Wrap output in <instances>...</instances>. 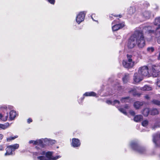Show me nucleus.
<instances>
[{
	"mask_svg": "<svg viewBox=\"0 0 160 160\" xmlns=\"http://www.w3.org/2000/svg\"><path fill=\"white\" fill-rule=\"evenodd\" d=\"M148 122L147 120L143 121L142 123V125L144 127H146L148 124Z\"/></svg>",
	"mask_w": 160,
	"mask_h": 160,
	"instance_id": "36",
	"label": "nucleus"
},
{
	"mask_svg": "<svg viewBox=\"0 0 160 160\" xmlns=\"http://www.w3.org/2000/svg\"><path fill=\"white\" fill-rule=\"evenodd\" d=\"M8 108H9V106L8 107L6 105H2L0 107V109L4 113H6L8 112L7 111Z\"/></svg>",
	"mask_w": 160,
	"mask_h": 160,
	"instance_id": "25",
	"label": "nucleus"
},
{
	"mask_svg": "<svg viewBox=\"0 0 160 160\" xmlns=\"http://www.w3.org/2000/svg\"><path fill=\"white\" fill-rule=\"evenodd\" d=\"M10 145L7 147L6 148V152L5 154V156L12 155L13 154V152H14Z\"/></svg>",
	"mask_w": 160,
	"mask_h": 160,
	"instance_id": "15",
	"label": "nucleus"
},
{
	"mask_svg": "<svg viewBox=\"0 0 160 160\" xmlns=\"http://www.w3.org/2000/svg\"><path fill=\"white\" fill-rule=\"evenodd\" d=\"M86 13L85 12H81L77 14L76 17V21L78 24H80L84 21Z\"/></svg>",
	"mask_w": 160,
	"mask_h": 160,
	"instance_id": "7",
	"label": "nucleus"
},
{
	"mask_svg": "<svg viewBox=\"0 0 160 160\" xmlns=\"http://www.w3.org/2000/svg\"><path fill=\"white\" fill-rule=\"evenodd\" d=\"M152 70L154 72H158L160 71V67L159 66L153 65L152 67Z\"/></svg>",
	"mask_w": 160,
	"mask_h": 160,
	"instance_id": "26",
	"label": "nucleus"
},
{
	"mask_svg": "<svg viewBox=\"0 0 160 160\" xmlns=\"http://www.w3.org/2000/svg\"><path fill=\"white\" fill-rule=\"evenodd\" d=\"M159 127V126H155V127L156 128H157V127Z\"/></svg>",
	"mask_w": 160,
	"mask_h": 160,
	"instance_id": "52",
	"label": "nucleus"
},
{
	"mask_svg": "<svg viewBox=\"0 0 160 160\" xmlns=\"http://www.w3.org/2000/svg\"><path fill=\"white\" fill-rule=\"evenodd\" d=\"M150 113L152 115H155L158 113V111L156 109H153L151 110Z\"/></svg>",
	"mask_w": 160,
	"mask_h": 160,
	"instance_id": "30",
	"label": "nucleus"
},
{
	"mask_svg": "<svg viewBox=\"0 0 160 160\" xmlns=\"http://www.w3.org/2000/svg\"><path fill=\"white\" fill-rule=\"evenodd\" d=\"M8 112L6 113H4L3 114L0 113V121H6L8 118Z\"/></svg>",
	"mask_w": 160,
	"mask_h": 160,
	"instance_id": "17",
	"label": "nucleus"
},
{
	"mask_svg": "<svg viewBox=\"0 0 160 160\" xmlns=\"http://www.w3.org/2000/svg\"><path fill=\"white\" fill-rule=\"evenodd\" d=\"M18 137V136L17 135L15 136L14 137H10L8 138H7V140L8 142H9L12 140Z\"/></svg>",
	"mask_w": 160,
	"mask_h": 160,
	"instance_id": "33",
	"label": "nucleus"
},
{
	"mask_svg": "<svg viewBox=\"0 0 160 160\" xmlns=\"http://www.w3.org/2000/svg\"><path fill=\"white\" fill-rule=\"evenodd\" d=\"M29 144L32 143L33 145H37L42 147H43V144L42 139H38L36 141L32 140H30L29 142Z\"/></svg>",
	"mask_w": 160,
	"mask_h": 160,
	"instance_id": "12",
	"label": "nucleus"
},
{
	"mask_svg": "<svg viewBox=\"0 0 160 160\" xmlns=\"http://www.w3.org/2000/svg\"><path fill=\"white\" fill-rule=\"evenodd\" d=\"M53 152H47L40 150L37 152H32L33 156L35 160H57L60 158L61 156L57 155L52 156Z\"/></svg>",
	"mask_w": 160,
	"mask_h": 160,
	"instance_id": "1",
	"label": "nucleus"
},
{
	"mask_svg": "<svg viewBox=\"0 0 160 160\" xmlns=\"http://www.w3.org/2000/svg\"><path fill=\"white\" fill-rule=\"evenodd\" d=\"M152 102L154 103L156 105L160 106V101L156 100H153L152 101Z\"/></svg>",
	"mask_w": 160,
	"mask_h": 160,
	"instance_id": "35",
	"label": "nucleus"
},
{
	"mask_svg": "<svg viewBox=\"0 0 160 160\" xmlns=\"http://www.w3.org/2000/svg\"><path fill=\"white\" fill-rule=\"evenodd\" d=\"M158 58V59L160 60V53L159 54Z\"/></svg>",
	"mask_w": 160,
	"mask_h": 160,
	"instance_id": "50",
	"label": "nucleus"
},
{
	"mask_svg": "<svg viewBox=\"0 0 160 160\" xmlns=\"http://www.w3.org/2000/svg\"><path fill=\"white\" fill-rule=\"evenodd\" d=\"M134 107L136 109H138L140 107V102H136L134 104Z\"/></svg>",
	"mask_w": 160,
	"mask_h": 160,
	"instance_id": "31",
	"label": "nucleus"
},
{
	"mask_svg": "<svg viewBox=\"0 0 160 160\" xmlns=\"http://www.w3.org/2000/svg\"><path fill=\"white\" fill-rule=\"evenodd\" d=\"M71 145L74 148L79 147L81 143L79 139L76 138H73L72 140Z\"/></svg>",
	"mask_w": 160,
	"mask_h": 160,
	"instance_id": "10",
	"label": "nucleus"
},
{
	"mask_svg": "<svg viewBox=\"0 0 160 160\" xmlns=\"http://www.w3.org/2000/svg\"><path fill=\"white\" fill-rule=\"evenodd\" d=\"M129 74L128 73L125 74L124 77L122 78V80L123 83H127L129 81Z\"/></svg>",
	"mask_w": 160,
	"mask_h": 160,
	"instance_id": "19",
	"label": "nucleus"
},
{
	"mask_svg": "<svg viewBox=\"0 0 160 160\" xmlns=\"http://www.w3.org/2000/svg\"><path fill=\"white\" fill-rule=\"evenodd\" d=\"M96 93L93 92H87L83 94V96H96Z\"/></svg>",
	"mask_w": 160,
	"mask_h": 160,
	"instance_id": "18",
	"label": "nucleus"
},
{
	"mask_svg": "<svg viewBox=\"0 0 160 160\" xmlns=\"http://www.w3.org/2000/svg\"><path fill=\"white\" fill-rule=\"evenodd\" d=\"M112 24H114L112 26V29L113 31L118 30L123 27L125 26L124 22H123L122 23H119L118 21L116 20H114L112 22Z\"/></svg>",
	"mask_w": 160,
	"mask_h": 160,
	"instance_id": "6",
	"label": "nucleus"
},
{
	"mask_svg": "<svg viewBox=\"0 0 160 160\" xmlns=\"http://www.w3.org/2000/svg\"><path fill=\"white\" fill-rule=\"evenodd\" d=\"M153 142L156 146L160 145V133L159 135H156L153 136Z\"/></svg>",
	"mask_w": 160,
	"mask_h": 160,
	"instance_id": "14",
	"label": "nucleus"
},
{
	"mask_svg": "<svg viewBox=\"0 0 160 160\" xmlns=\"http://www.w3.org/2000/svg\"><path fill=\"white\" fill-rule=\"evenodd\" d=\"M151 89V88L148 85H145L144 87L142 89V90H149Z\"/></svg>",
	"mask_w": 160,
	"mask_h": 160,
	"instance_id": "34",
	"label": "nucleus"
},
{
	"mask_svg": "<svg viewBox=\"0 0 160 160\" xmlns=\"http://www.w3.org/2000/svg\"><path fill=\"white\" fill-rule=\"evenodd\" d=\"M129 113L132 116L134 115L135 114L134 112L132 110H130L129 112Z\"/></svg>",
	"mask_w": 160,
	"mask_h": 160,
	"instance_id": "40",
	"label": "nucleus"
},
{
	"mask_svg": "<svg viewBox=\"0 0 160 160\" xmlns=\"http://www.w3.org/2000/svg\"><path fill=\"white\" fill-rule=\"evenodd\" d=\"M114 16L115 17H118V15H114L112 14L110 16H109V18H110V19L112 20V19H113V18H112V16Z\"/></svg>",
	"mask_w": 160,
	"mask_h": 160,
	"instance_id": "41",
	"label": "nucleus"
},
{
	"mask_svg": "<svg viewBox=\"0 0 160 160\" xmlns=\"http://www.w3.org/2000/svg\"><path fill=\"white\" fill-rule=\"evenodd\" d=\"M145 97L146 98L148 99L149 98V97L147 95L145 96Z\"/></svg>",
	"mask_w": 160,
	"mask_h": 160,
	"instance_id": "48",
	"label": "nucleus"
},
{
	"mask_svg": "<svg viewBox=\"0 0 160 160\" xmlns=\"http://www.w3.org/2000/svg\"><path fill=\"white\" fill-rule=\"evenodd\" d=\"M9 126V123L8 122L4 124H0V129H5L7 128Z\"/></svg>",
	"mask_w": 160,
	"mask_h": 160,
	"instance_id": "24",
	"label": "nucleus"
},
{
	"mask_svg": "<svg viewBox=\"0 0 160 160\" xmlns=\"http://www.w3.org/2000/svg\"><path fill=\"white\" fill-rule=\"evenodd\" d=\"M148 28V27H145L143 29V32L144 30H147V29Z\"/></svg>",
	"mask_w": 160,
	"mask_h": 160,
	"instance_id": "47",
	"label": "nucleus"
},
{
	"mask_svg": "<svg viewBox=\"0 0 160 160\" xmlns=\"http://www.w3.org/2000/svg\"><path fill=\"white\" fill-rule=\"evenodd\" d=\"M148 73V67L144 66L141 68V75L145 76H147Z\"/></svg>",
	"mask_w": 160,
	"mask_h": 160,
	"instance_id": "13",
	"label": "nucleus"
},
{
	"mask_svg": "<svg viewBox=\"0 0 160 160\" xmlns=\"http://www.w3.org/2000/svg\"><path fill=\"white\" fill-rule=\"evenodd\" d=\"M135 12V9L133 7H131L128 9V13L129 14H132Z\"/></svg>",
	"mask_w": 160,
	"mask_h": 160,
	"instance_id": "27",
	"label": "nucleus"
},
{
	"mask_svg": "<svg viewBox=\"0 0 160 160\" xmlns=\"http://www.w3.org/2000/svg\"><path fill=\"white\" fill-rule=\"evenodd\" d=\"M115 88H118V89L119 90L121 89V88H122V87L121 86H120L119 85H118L116 86H115Z\"/></svg>",
	"mask_w": 160,
	"mask_h": 160,
	"instance_id": "44",
	"label": "nucleus"
},
{
	"mask_svg": "<svg viewBox=\"0 0 160 160\" xmlns=\"http://www.w3.org/2000/svg\"><path fill=\"white\" fill-rule=\"evenodd\" d=\"M140 29L139 28H136L128 41L127 46L129 48H133L136 44L139 47L140 43Z\"/></svg>",
	"mask_w": 160,
	"mask_h": 160,
	"instance_id": "2",
	"label": "nucleus"
},
{
	"mask_svg": "<svg viewBox=\"0 0 160 160\" xmlns=\"http://www.w3.org/2000/svg\"><path fill=\"white\" fill-rule=\"evenodd\" d=\"M84 96H83V97L81 98V100L82 101L84 99Z\"/></svg>",
	"mask_w": 160,
	"mask_h": 160,
	"instance_id": "49",
	"label": "nucleus"
},
{
	"mask_svg": "<svg viewBox=\"0 0 160 160\" xmlns=\"http://www.w3.org/2000/svg\"><path fill=\"white\" fill-rule=\"evenodd\" d=\"M142 150H144V149H143L142 148H141V151H140L141 153V152H142Z\"/></svg>",
	"mask_w": 160,
	"mask_h": 160,
	"instance_id": "51",
	"label": "nucleus"
},
{
	"mask_svg": "<svg viewBox=\"0 0 160 160\" xmlns=\"http://www.w3.org/2000/svg\"><path fill=\"white\" fill-rule=\"evenodd\" d=\"M154 24L156 25H158V27L156 28V30L158 28L160 29V17L156 18L154 22Z\"/></svg>",
	"mask_w": 160,
	"mask_h": 160,
	"instance_id": "22",
	"label": "nucleus"
},
{
	"mask_svg": "<svg viewBox=\"0 0 160 160\" xmlns=\"http://www.w3.org/2000/svg\"><path fill=\"white\" fill-rule=\"evenodd\" d=\"M124 108L125 109H128L129 108V106L128 104H126L124 107Z\"/></svg>",
	"mask_w": 160,
	"mask_h": 160,
	"instance_id": "43",
	"label": "nucleus"
},
{
	"mask_svg": "<svg viewBox=\"0 0 160 160\" xmlns=\"http://www.w3.org/2000/svg\"><path fill=\"white\" fill-rule=\"evenodd\" d=\"M141 48L144 47L145 45V41L143 35L141 32Z\"/></svg>",
	"mask_w": 160,
	"mask_h": 160,
	"instance_id": "21",
	"label": "nucleus"
},
{
	"mask_svg": "<svg viewBox=\"0 0 160 160\" xmlns=\"http://www.w3.org/2000/svg\"><path fill=\"white\" fill-rule=\"evenodd\" d=\"M133 83L137 84L140 82V73L138 72L134 73L133 77Z\"/></svg>",
	"mask_w": 160,
	"mask_h": 160,
	"instance_id": "11",
	"label": "nucleus"
},
{
	"mask_svg": "<svg viewBox=\"0 0 160 160\" xmlns=\"http://www.w3.org/2000/svg\"><path fill=\"white\" fill-rule=\"evenodd\" d=\"M154 49L152 47H149L147 48V50L149 52H153L154 51Z\"/></svg>",
	"mask_w": 160,
	"mask_h": 160,
	"instance_id": "37",
	"label": "nucleus"
},
{
	"mask_svg": "<svg viewBox=\"0 0 160 160\" xmlns=\"http://www.w3.org/2000/svg\"><path fill=\"white\" fill-rule=\"evenodd\" d=\"M150 112L149 109L148 108H146L144 109L142 112V114L145 116H147Z\"/></svg>",
	"mask_w": 160,
	"mask_h": 160,
	"instance_id": "28",
	"label": "nucleus"
},
{
	"mask_svg": "<svg viewBox=\"0 0 160 160\" xmlns=\"http://www.w3.org/2000/svg\"><path fill=\"white\" fill-rule=\"evenodd\" d=\"M134 120L136 122H139L140 121V115H138L136 116L134 118Z\"/></svg>",
	"mask_w": 160,
	"mask_h": 160,
	"instance_id": "32",
	"label": "nucleus"
},
{
	"mask_svg": "<svg viewBox=\"0 0 160 160\" xmlns=\"http://www.w3.org/2000/svg\"><path fill=\"white\" fill-rule=\"evenodd\" d=\"M3 149V148L2 146H0V151L2 150Z\"/></svg>",
	"mask_w": 160,
	"mask_h": 160,
	"instance_id": "46",
	"label": "nucleus"
},
{
	"mask_svg": "<svg viewBox=\"0 0 160 160\" xmlns=\"http://www.w3.org/2000/svg\"><path fill=\"white\" fill-rule=\"evenodd\" d=\"M150 12L148 11H146L142 13V15L145 19H149L150 16Z\"/></svg>",
	"mask_w": 160,
	"mask_h": 160,
	"instance_id": "20",
	"label": "nucleus"
},
{
	"mask_svg": "<svg viewBox=\"0 0 160 160\" xmlns=\"http://www.w3.org/2000/svg\"><path fill=\"white\" fill-rule=\"evenodd\" d=\"M13 151L16 149H17L19 147V145L18 144H15L13 145H10Z\"/></svg>",
	"mask_w": 160,
	"mask_h": 160,
	"instance_id": "29",
	"label": "nucleus"
},
{
	"mask_svg": "<svg viewBox=\"0 0 160 160\" xmlns=\"http://www.w3.org/2000/svg\"><path fill=\"white\" fill-rule=\"evenodd\" d=\"M32 122V120L31 118H29L28 120H27V122H28V123H30L31 122Z\"/></svg>",
	"mask_w": 160,
	"mask_h": 160,
	"instance_id": "42",
	"label": "nucleus"
},
{
	"mask_svg": "<svg viewBox=\"0 0 160 160\" xmlns=\"http://www.w3.org/2000/svg\"><path fill=\"white\" fill-rule=\"evenodd\" d=\"M127 58L128 61L123 60L122 62V64L123 66L126 68H130L134 65V63L132 61L131 58L132 56L131 55L127 54Z\"/></svg>",
	"mask_w": 160,
	"mask_h": 160,
	"instance_id": "4",
	"label": "nucleus"
},
{
	"mask_svg": "<svg viewBox=\"0 0 160 160\" xmlns=\"http://www.w3.org/2000/svg\"><path fill=\"white\" fill-rule=\"evenodd\" d=\"M148 32L150 33H155L156 37L158 38V42L160 44V29L158 28L156 30L155 32L153 30H149Z\"/></svg>",
	"mask_w": 160,
	"mask_h": 160,
	"instance_id": "9",
	"label": "nucleus"
},
{
	"mask_svg": "<svg viewBox=\"0 0 160 160\" xmlns=\"http://www.w3.org/2000/svg\"><path fill=\"white\" fill-rule=\"evenodd\" d=\"M157 83V85L160 87V77L158 78Z\"/></svg>",
	"mask_w": 160,
	"mask_h": 160,
	"instance_id": "38",
	"label": "nucleus"
},
{
	"mask_svg": "<svg viewBox=\"0 0 160 160\" xmlns=\"http://www.w3.org/2000/svg\"><path fill=\"white\" fill-rule=\"evenodd\" d=\"M17 114L16 111L11 110L9 112V119L11 121L13 120L16 117Z\"/></svg>",
	"mask_w": 160,
	"mask_h": 160,
	"instance_id": "16",
	"label": "nucleus"
},
{
	"mask_svg": "<svg viewBox=\"0 0 160 160\" xmlns=\"http://www.w3.org/2000/svg\"><path fill=\"white\" fill-rule=\"evenodd\" d=\"M130 101V98L128 97L122 98L121 99V101L122 103L129 102Z\"/></svg>",
	"mask_w": 160,
	"mask_h": 160,
	"instance_id": "23",
	"label": "nucleus"
},
{
	"mask_svg": "<svg viewBox=\"0 0 160 160\" xmlns=\"http://www.w3.org/2000/svg\"><path fill=\"white\" fill-rule=\"evenodd\" d=\"M106 103L108 104H111L113 105H114L118 108V110L122 113L125 115H127V113L126 110L122 108H119V105L120 104V102L118 100H115L112 101L111 100H107Z\"/></svg>",
	"mask_w": 160,
	"mask_h": 160,
	"instance_id": "3",
	"label": "nucleus"
},
{
	"mask_svg": "<svg viewBox=\"0 0 160 160\" xmlns=\"http://www.w3.org/2000/svg\"><path fill=\"white\" fill-rule=\"evenodd\" d=\"M148 6V4H147V6Z\"/></svg>",
	"mask_w": 160,
	"mask_h": 160,
	"instance_id": "54",
	"label": "nucleus"
},
{
	"mask_svg": "<svg viewBox=\"0 0 160 160\" xmlns=\"http://www.w3.org/2000/svg\"><path fill=\"white\" fill-rule=\"evenodd\" d=\"M43 141V147L44 145H52L56 143V141L54 140H52L50 139L45 138V139L42 138Z\"/></svg>",
	"mask_w": 160,
	"mask_h": 160,
	"instance_id": "8",
	"label": "nucleus"
},
{
	"mask_svg": "<svg viewBox=\"0 0 160 160\" xmlns=\"http://www.w3.org/2000/svg\"><path fill=\"white\" fill-rule=\"evenodd\" d=\"M158 75V74H157V75H155V77H156V76H157V75Z\"/></svg>",
	"mask_w": 160,
	"mask_h": 160,
	"instance_id": "53",
	"label": "nucleus"
},
{
	"mask_svg": "<svg viewBox=\"0 0 160 160\" xmlns=\"http://www.w3.org/2000/svg\"><path fill=\"white\" fill-rule=\"evenodd\" d=\"M48 2L52 4H54L55 2V0H47Z\"/></svg>",
	"mask_w": 160,
	"mask_h": 160,
	"instance_id": "39",
	"label": "nucleus"
},
{
	"mask_svg": "<svg viewBox=\"0 0 160 160\" xmlns=\"http://www.w3.org/2000/svg\"><path fill=\"white\" fill-rule=\"evenodd\" d=\"M139 141L135 140L131 141L129 143V147L134 151L137 152H140V148L139 145Z\"/></svg>",
	"mask_w": 160,
	"mask_h": 160,
	"instance_id": "5",
	"label": "nucleus"
},
{
	"mask_svg": "<svg viewBox=\"0 0 160 160\" xmlns=\"http://www.w3.org/2000/svg\"><path fill=\"white\" fill-rule=\"evenodd\" d=\"M3 138V135L1 134H0V140L2 139Z\"/></svg>",
	"mask_w": 160,
	"mask_h": 160,
	"instance_id": "45",
	"label": "nucleus"
}]
</instances>
